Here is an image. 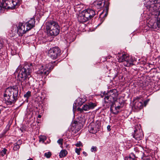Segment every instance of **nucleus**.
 Wrapping results in <instances>:
<instances>
[{"instance_id": "20e7f679", "label": "nucleus", "mask_w": 160, "mask_h": 160, "mask_svg": "<svg viewBox=\"0 0 160 160\" xmlns=\"http://www.w3.org/2000/svg\"><path fill=\"white\" fill-rule=\"evenodd\" d=\"M96 14L95 11L92 9H85L79 13L78 17V20L81 23L86 22L92 19Z\"/></svg>"}, {"instance_id": "f257e3e1", "label": "nucleus", "mask_w": 160, "mask_h": 160, "mask_svg": "<svg viewBox=\"0 0 160 160\" xmlns=\"http://www.w3.org/2000/svg\"><path fill=\"white\" fill-rule=\"evenodd\" d=\"M32 68V64L27 63L25 64L18 73L17 79L20 82V85L23 89L30 85V79L32 78L31 73Z\"/></svg>"}, {"instance_id": "9d476101", "label": "nucleus", "mask_w": 160, "mask_h": 160, "mask_svg": "<svg viewBox=\"0 0 160 160\" xmlns=\"http://www.w3.org/2000/svg\"><path fill=\"white\" fill-rule=\"evenodd\" d=\"M17 32L19 35L22 36L26 32L29 30H27V27L25 23H19L17 26Z\"/></svg>"}, {"instance_id": "2eb2a0df", "label": "nucleus", "mask_w": 160, "mask_h": 160, "mask_svg": "<svg viewBox=\"0 0 160 160\" xmlns=\"http://www.w3.org/2000/svg\"><path fill=\"white\" fill-rule=\"evenodd\" d=\"M68 154L67 151L65 150H62L59 153V156L60 158L65 157Z\"/></svg>"}, {"instance_id": "cd10ccee", "label": "nucleus", "mask_w": 160, "mask_h": 160, "mask_svg": "<svg viewBox=\"0 0 160 160\" xmlns=\"http://www.w3.org/2000/svg\"><path fill=\"white\" fill-rule=\"evenodd\" d=\"M46 139V138L45 137H40V138L39 141L44 142Z\"/></svg>"}, {"instance_id": "5701e85b", "label": "nucleus", "mask_w": 160, "mask_h": 160, "mask_svg": "<svg viewBox=\"0 0 160 160\" xmlns=\"http://www.w3.org/2000/svg\"><path fill=\"white\" fill-rule=\"evenodd\" d=\"M20 148V146L17 144L16 143L14 144V145L13 147V149L14 151H16L18 150Z\"/></svg>"}, {"instance_id": "7ed1b4c3", "label": "nucleus", "mask_w": 160, "mask_h": 160, "mask_svg": "<svg viewBox=\"0 0 160 160\" xmlns=\"http://www.w3.org/2000/svg\"><path fill=\"white\" fill-rule=\"evenodd\" d=\"M46 28L48 34L51 36H55L60 32V27L58 23L53 20H50L45 23Z\"/></svg>"}, {"instance_id": "79ce46f5", "label": "nucleus", "mask_w": 160, "mask_h": 160, "mask_svg": "<svg viewBox=\"0 0 160 160\" xmlns=\"http://www.w3.org/2000/svg\"><path fill=\"white\" fill-rule=\"evenodd\" d=\"M78 150H79V151L80 152V151L82 149L81 148H78Z\"/></svg>"}, {"instance_id": "bb28decb", "label": "nucleus", "mask_w": 160, "mask_h": 160, "mask_svg": "<svg viewBox=\"0 0 160 160\" xmlns=\"http://www.w3.org/2000/svg\"><path fill=\"white\" fill-rule=\"evenodd\" d=\"M63 139L62 138H60L57 141V142L59 144L61 145H62V142L63 141Z\"/></svg>"}, {"instance_id": "37998d69", "label": "nucleus", "mask_w": 160, "mask_h": 160, "mask_svg": "<svg viewBox=\"0 0 160 160\" xmlns=\"http://www.w3.org/2000/svg\"><path fill=\"white\" fill-rule=\"evenodd\" d=\"M56 62H53L54 63H55Z\"/></svg>"}, {"instance_id": "2f4dec72", "label": "nucleus", "mask_w": 160, "mask_h": 160, "mask_svg": "<svg viewBox=\"0 0 160 160\" xmlns=\"http://www.w3.org/2000/svg\"><path fill=\"white\" fill-rule=\"evenodd\" d=\"M75 152L77 154L79 155L80 154V151L79 150H78V148H76L75 149Z\"/></svg>"}, {"instance_id": "39448f33", "label": "nucleus", "mask_w": 160, "mask_h": 160, "mask_svg": "<svg viewBox=\"0 0 160 160\" xmlns=\"http://www.w3.org/2000/svg\"><path fill=\"white\" fill-rule=\"evenodd\" d=\"M19 0H0V13L3 9H13L20 5Z\"/></svg>"}, {"instance_id": "b1692460", "label": "nucleus", "mask_w": 160, "mask_h": 160, "mask_svg": "<svg viewBox=\"0 0 160 160\" xmlns=\"http://www.w3.org/2000/svg\"><path fill=\"white\" fill-rule=\"evenodd\" d=\"M31 93V92L28 91L24 95V97L27 98H28L30 96Z\"/></svg>"}, {"instance_id": "6e6552de", "label": "nucleus", "mask_w": 160, "mask_h": 160, "mask_svg": "<svg viewBox=\"0 0 160 160\" xmlns=\"http://www.w3.org/2000/svg\"><path fill=\"white\" fill-rule=\"evenodd\" d=\"M61 51L58 47L51 48L48 51V56L52 59H55L61 54Z\"/></svg>"}, {"instance_id": "c85d7f7f", "label": "nucleus", "mask_w": 160, "mask_h": 160, "mask_svg": "<svg viewBox=\"0 0 160 160\" xmlns=\"http://www.w3.org/2000/svg\"><path fill=\"white\" fill-rule=\"evenodd\" d=\"M75 145L77 147H79L82 146V143L81 142H79L76 144Z\"/></svg>"}, {"instance_id": "9b49d317", "label": "nucleus", "mask_w": 160, "mask_h": 160, "mask_svg": "<svg viewBox=\"0 0 160 160\" xmlns=\"http://www.w3.org/2000/svg\"><path fill=\"white\" fill-rule=\"evenodd\" d=\"M96 106L95 103L92 102H90L88 104H85L84 105L82 108H78V110L80 111L82 110H84L85 111H88L90 109H92Z\"/></svg>"}, {"instance_id": "72a5a7b5", "label": "nucleus", "mask_w": 160, "mask_h": 160, "mask_svg": "<svg viewBox=\"0 0 160 160\" xmlns=\"http://www.w3.org/2000/svg\"><path fill=\"white\" fill-rule=\"evenodd\" d=\"M110 97H110L109 96H108L107 95H106L105 96L104 99H106L107 100H108V99H109Z\"/></svg>"}, {"instance_id": "1a4fd4ad", "label": "nucleus", "mask_w": 160, "mask_h": 160, "mask_svg": "<svg viewBox=\"0 0 160 160\" xmlns=\"http://www.w3.org/2000/svg\"><path fill=\"white\" fill-rule=\"evenodd\" d=\"M109 3L108 1L105 2V1H96L94 2V5L98 9H100L104 6L107 11L108 10V7Z\"/></svg>"}, {"instance_id": "412c9836", "label": "nucleus", "mask_w": 160, "mask_h": 160, "mask_svg": "<svg viewBox=\"0 0 160 160\" xmlns=\"http://www.w3.org/2000/svg\"><path fill=\"white\" fill-rule=\"evenodd\" d=\"M89 131L90 133L93 134L97 132V130L92 126L89 128Z\"/></svg>"}, {"instance_id": "ddd939ff", "label": "nucleus", "mask_w": 160, "mask_h": 160, "mask_svg": "<svg viewBox=\"0 0 160 160\" xmlns=\"http://www.w3.org/2000/svg\"><path fill=\"white\" fill-rule=\"evenodd\" d=\"M86 100L84 98H78L75 101L73 104V108H74V107H75V108H76V105H77V103L78 106H80Z\"/></svg>"}, {"instance_id": "7c9ffc66", "label": "nucleus", "mask_w": 160, "mask_h": 160, "mask_svg": "<svg viewBox=\"0 0 160 160\" xmlns=\"http://www.w3.org/2000/svg\"><path fill=\"white\" fill-rule=\"evenodd\" d=\"M149 101V100H147L144 101V105L145 107L146 106L147 104L148 103Z\"/></svg>"}, {"instance_id": "4be33fe9", "label": "nucleus", "mask_w": 160, "mask_h": 160, "mask_svg": "<svg viewBox=\"0 0 160 160\" xmlns=\"http://www.w3.org/2000/svg\"><path fill=\"white\" fill-rule=\"evenodd\" d=\"M121 108V107L119 106H118L115 107V111L113 112V113L114 114H117L119 113V111L118 110H119Z\"/></svg>"}, {"instance_id": "c756f323", "label": "nucleus", "mask_w": 160, "mask_h": 160, "mask_svg": "<svg viewBox=\"0 0 160 160\" xmlns=\"http://www.w3.org/2000/svg\"><path fill=\"white\" fill-rule=\"evenodd\" d=\"M22 143V141L20 140H19L15 143L16 144H18V145L20 146V145Z\"/></svg>"}, {"instance_id": "4c0bfd02", "label": "nucleus", "mask_w": 160, "mask_h": 160, "mask_svg": "<svg viewBox=\"0 0 160 160\" xmlns=\"http://www.w3.org/2000/svg\"><path fill=\"white\" fill-rule=\"evenodd\" d=\"M2 110H3V108H2L1 107V108H0V114L1 113V111H2Z\"/></svg>"}, {"instance_id": "f3484780", "label": "nucleus", "mask_w": 160, "mask_h": 160, "mask_svg": "<svg viewBox=\"0 0 160 160\" xmlns=\"http://www.w3.org/2000/svg\"><path fill=\"white\" fill-rule=\"evenodd\" d=\"M106 10V12L103 16H102V15L103 14V12L101 13L100 15V17L99 18V20H101V19H102V22L104 20L105 17H106L108 15V10L107 11Z\"/></svg>"}, {"instance_id": "aec40b11", "label": "nucleus", "mask_w": 160, "mask_h": 160, "mask_svg": "<svg viewBox=\"0 0 160 160\" xmlns=\"http://www.w3.org/2000/svg\"><path fill=\"white\" fill-rule=\"evenodd\" d=\"M7 149L6 148H3L0 152V156L3 157L5 155H6L7 154Z\"/></svg>"}, {"instance_id": "6ab92c4d", "label": "nucleus", "mask_w": 160, "mask_h": 160, "mask_svg": "<svg viewBox=\"0 0 160 160\" xmlns=\"http://www.w3.org/2000/svg\"><path fill=\"white\" fill-rule=\"evenodd\" d=\"M135 158V156L134 154H131L129 156L126 157L125 160H134Z\"/></svg>"}, {"instance_id": "e433bc0d", "label": "nucleus", "mask_w": 160, "mask_h": 160, "mask_svg": "<svg viewBox=\"0 0 160 160\" xmlns=\"http://www.w3.org/2000/svg\"><path fill=\"white\" fill-rule=\"evenodd\" d=\"M82 153H83V154H84V155H85V156H87V153L86 152L84 151Z\"/></svg>"}, {"instance_id": "f8f14e48", "label": "nucleus", "mask_w": 160, "mask_h": 160, "mask_svg": "<svg viewBox=\"0 0 160 160\" xmlns=\"http://www.w3.org/2000/svg\"><path fill=\"white\" fill-rule=\"evenodd\" d=\"M35 23V19L34 18H31L28 22H26L25 24L27 27V30H30L31 28L34 27Z\"/></svg>"}, {"instance_id": "393cba45", "label": "nucleus", "mask_w": 160, "mask_h": 160, "mask_svg": "<svg viewBox=\"0 0 160 160\" xmlns=\"http://www.w3.org/2000/svg\"><path fill=\"white\" fill-rule=\"evenodd\" d=\"M51 155V153L50 152H46L44 154V156L48 158H49Z\"/></svg>"}, {"instance_id": "58836bf2", "label": "nucleus", "mask_w": 160, "mask_h": 160, "mask_svg": "<svg viewBox=\"0 0 160 160\" xmlns=\"http://www.w3.org/2000/svg\"><path fill=\"white\" fill-rule=\"evenodd\" d=\"M110 111L111 112H112V113H113V112H113V108H110Z\"/></svg>"}, {"instance_id": "a211bd4d", "label": "nucleus", "mask_w": 160, "mask_h": 160, "mask_svg": "<svg viewBox=\"0 0 160 160\" xmlns=\"http://www.w3.org/2000/svg\"><path fill=\"white\" fill-rule=\"evenodd\" d=\"M156 26L159 28H160V20H158L156 23H154L152 26V28L153 29L157 28Z\"/></svg>"}, {"instance_id": "423d86ee", "label": "nucleus", "mask_w": 160, "mask_h": 160, "mask_svg": "<svg viewBox=\"0 0 160 160\" xmlns=\"http://www.w3.org/2000/svg\"><path fill=\"white\" fill-rule=\"evenodd\" d=\"M118 59L119 62H123L125 66L129 67L133 65V60L131 58L125 54L118 56Z\"/></svg>"}, {"instance_id": "a878e982", "label": "nucleus", "mask_w": 160, "mask_h": 160, "mask_svg": "<svg viewBox=\"0 0 160 160\" xmlns=\"http://www.w3.org/2000/svg\"><path fill=\"white\" fill-rule=\"evenodd\" d=\"M97 151V148L96 146H92L91 149L92 152H96Z\"/></svg>"}, {"instance_id": "f03ea898", "label": "nucleus", "mask_w": 160, "mask_h": 160, "mask_svg": "<svg viewBox=\"0 0 160 160\" xmlns=\"http://www.w3.org/2000/svg\"><path fill=\"white\" fill-rule=\"evenodd\" d=\"M18 89L17 86L7 88L4 95V99L7 105L14 103L18 99Z\"/></svg>"}, {"instance_id": "0eeeda50", "label": "nucleus", "mask_w": 160, "mask_h": 160, "mask_svg": "<svg viewBox=\"0 0 160 160\" xmlns=\"http://www.w3.org/2000/svg\"><path fill=\"white\" fill-rule=\"evenodd\" d=\"M54 66L52 63L46 64L45 66H42L38 71V73L42 75H47L53 69Z\"/></svg>"}, {"instance_id": "473e14b6", "label": "nucleus", "mask_w": 160, "mask_h": 160, "mask_svg": "<svg viewBox=\"0 0 160 160\" xmlns=\"http://www.w3.org/2000/svg\"><path fill=\"white\" fill-rule=\"evenodd\" d=\"M142 159L143 160H150L149 158L145 157L142 158Z\"/></svg>"}, {"instance_id": "c9c22d12", "label": "nucleus", "mask_w": 160, "mask_h": 160, "mask_svg": "<svg viewBox=\"0 0 160 160\" xmlns=\"http://www.w3.org/2000/svg\"><path fill=\"white\" fill-rule=\"evenodd\" d=\"M114 105L115 103L114 102H112L111 105V108H113L114 107Z\"/></svg>"}, {"instance_id": "a19ab883", "label": "nucleus", "mask_w": 160, "mask_h": 160, "mask_svg": "<svg viewBox=\"0 0 160 160\" xmlns=\"http://www.w3.org/2000/svg\"><path fill=\"white\" fill-rule=\"evenodd\" d=\"M38 118H41V116L40 115H38Z\"/></svg>"}, {"instance_id": "4468645a", "label": "nucleus", "mask_w": 160, "mask_h": 160, "mask_svg": "<svg viewBox=\"0 0 160 160\" xmlns=\"http://www.w3.org/2000/svg\"><path fill=\"white\" fill-rule=\"evenodd\" d=\"M139 132H138L137 130H134L135 133L133 135V137L138 140H141L142 138V133L141 132H140V130Z\"/></svg>"}, {"instance_id": "f704fd0d", "label": "nucleus", "mask_w": 160, "mask_h": 160, "mask_svg": "<svg viewBox=\"0 0 160 160\" xmlns=\"http://www.w3.org/2000/svg\"><path fill=\"white\" fill-rule=\"evenodd\" d=\"M111 126L110 125H108L107 127V130L108 131H109L111 130Z\"/></svg>"}, {"instance_id": "ea45409f", "label": "nucleus", "mask_w": 160, "mask_h": 160, "mask_svg": "<svg viewBox=\"0 0 160 160\" xmlns=\"http://www.w3.org/2000/svg\"><path fill=\"white\" fill-rule=\"evenodd\" d=\"M27 160H33V159L32 158H30V159H28Z\"/></svg>"}, {"instance_id": "dca6fc26", "label": "nucleus", "mask_w": 160, "mask_h": 160, "mask_svg": "<svg viewBox=\"0 0 160 160\" xmlns=\"http://www.w3.org/2000/svg\"><path fill=\"white\" fill-rule=\"evenodd\" d=\"M135 107L138 109H141L143 107L142 103L139 101H137L135 103Z\"/></svg>"}]
</instances>
